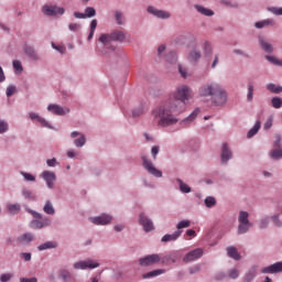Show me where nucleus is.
<instances>
[{"instance_id": "f257e3e1", "label": "nucleus", "mask_w": 282, "mask_h": 282, "mask_svg": "<svg viewBox=\"0 0 282 282\" xmlns=\"http://www.w3.org/2000/svg\"><path fill=\"white\" fill-rule=\"evenodd\" d=\"M193 98V89L186 85L178 86L174 93L170 95L169 100L153 110L154 118H158L159 127H173L177 124L180 119L177 116L186 111V104Z\"/></svg>"}, {"instance_id": "f03ea898", "label": "nucleus", "mask_w": 282, "mask_h": 282, "mask_svg": "<svg viewBox=\"0 0 282 282\" xmlns=\"http://www.w3.org/2000/svg\"><path fill=\"white\" fill-rule=\"evenodd\" d=\"M198 96L200 98H210L212 102L216 105V107L226 105V100L228 99L226 90H224V88L217 83L200 86L198 89Z\"/></svg>"}, {"instance_id": "7ed1b4c3", "label": "nucleus", "mask_w": 282, "mask_h": 282, "mask_svg": "<svg viewBox=\"0 0 282 282\" xmlns=\"http://www.w3.org/2000/svg\"><path fill=\"white\" fill-rule=\"evenodd\" d=\"M126 39H127V33H124V31L115 30L112 33H104L98 39L97 50L102 54H105V51L102 50V47H106V50H110L111 52H115L116 46L111 45V43H113V41L123 43Z\"/></svg>"}, {"instance_id": "20e7f679", "label": "nucleus", "mask_w": 282, "mask_h": 282, "mask_svg": "<svg viewBox=\"0 0 282 282\" xmlns=\"http://www.w3.org/2000/svg\"><path fill=\"white\" fill-rule=\"evenodd\" d=\"M35 220L31 221L30 227L33 228V230H39L41 228H45V226H50L52 224V220L50 218H43V215L31 212Z\"/></svg>"}, {"instance_id": "39448f33", "label": "nucleus", "mask_w": 282, "mask_h": 282, "mask_svg": "<svg viewBox=\"0 0 282 282\" xmlns=\"http://www.w3.org/2000/svg\"><path fill=\"white\" fill-rule=\"evenodd\" d=\"M143 167L150 175L154 177H162V171L158 170L151 160H148L147 156H142Z\"/></svg>"}, {"instance_id": "423d86ee", "label": "nucleus", "mask_w": 282, "mask_h": 282, "mask_svg": "<svg viewBox=\"0 0 282 282\" xmlns=\"http://www.w3.org/2000/svg\"><path fill=\"white\" fill-rule=\"evenodd\" d=\"M42 11L44 14H46V17H56L57 14H65V8L57 6H44Z\"/></svg>"}, {"instance_id": "0eeeda50", "label": "nucleus", "mask_w": 282, "mask_h": 282, "mask_svg": "<svg viewBox=\"0 0 282 282\" xmlns=\"http://www.w3.org/2000/svg\"><path fill=\"white\" fill-rule=\"evenodd\" d=\"M100 263L95 262L94 260L79 261L74 264L75 270H94L95 268H99Z\"/></svg>"}, {"instance_id": "6e6552de", "label": "nucleus", "mask_w": 282, "mask_h": 282, "mask_svg": "<svg viewBox=\"0 0 282 282\" xmlns=\"http://www.w3.org/2000/svg\"><path fill=\"white\" fill-rule=\"evenodd\" d=\"M161 259L159 254H150L139 260L140 265L147 268L149 265H155V263H160Z\"/></svg>"}, {"instance_id": "1a4fd4ad", "label": "nucleus", "mask_w": 282, "mask_h": 282, "mask_svg": "<svg viewBox=\"0 0 282 282\" xmlns=\"http://www.w3.org/2000/svg\"><path fill=\"white\" fill-rule=\"evenodd\" d=\"M204 256V250L202 248L194 249L189 251L184 258V263H191V261H196V259H200Z\"/></svg>"}, {"instance_id": "9d476101", "label": "nucleus", "mask_w": 282, "mask_h": 282, "mask_svg": "<svg viewBox=\"0 0 282 282\" xmlns=\"http://www.w3.org/2000/svg\"><path fill=\"white\" fill-rule=\"evenodd\" d=\"M113 219V217L104 214L101 216H97V217H91L90 221L91 224H95V226H107L108 224H111V220Z\"/></svg>"}, {"instance_id": "9b49d317", "label": "nucleus", "mask_w": 282, "mask_h": 282, "mask_svg": "<svg viewBox=\"0 0 282 282\" xmlns=\"http://www.w3.org/2000/svg\"><path fill=\"white\" fill-rule=\"evenodd\" d=\"M139 224L143 227V230L145 232H151V230L155 229V227L153 226V221L143 213L140 214Z\"/></svg>"}, {"instance_id": "f8f14e48", "label": "nucleus", "mask_w": 282, "mask_h": 282, "mask_svg": "<svg viewBox=\"0 0 282 282\" xmlns=\"http://www.w3.org/2000/svg\"><path fill=\"white\" fill-rule=\"evenodd\" d=\"M262 274H276L282 272V262H275L269 267H265L261 270Z\"/></svg>"}, {"instance_id": "ddd939ff", "label": "nucleus", "mask_w": 282, "mask_h": 282, "mask_svg": "<svg viewBox=\"0 0 282 282\" xmlns=\"http://www.w3.org/2000/svg\"><path fill=\"white\" fill-rule=\"evenodd\" d=\"M148 12L158 19H171V13H169V11L155 9L154 7H149Z\"/></svg>"}, {"instance_id": "4468645a", "label": "nucleus", "mask_w": 282, "mask_h": 282, "mask_svg": "<svg viewBox=\"0 0 282 282\" xmlns=\"http://www.w3.org/2000/svg\"><path fill=\"white\" fill-rule=\"evenodd\" d=\"M70 138H78V139L74 140V144L77 148L85 147V144L87 142V139L85 138V134H83V133H80L78 131H73L70 133Z\"/></svg>"}, {"instance_id": "2eb2a0df", "label": "nucleus", "mask_w": 282, "mask_h": 282, "mask_svg": "<svg viewBox=\"0 0 282 282\" xmlns=\"http://www.w3.org/2000/svg\"><path fill=\"white\" fill-rule=\"evenodd\" d=\"M42 177L45 180L48 188H54V182H56V174H54V172L44 171Z\"/></svg>"}, {"instance_id": "dca6fc26", "label": "nucleus", "mask_w": 282, "mask_h": 282, "mask_svg": "<svg viewBox=\"0 0 282 282\" xmlns=\"http://www.w3.org/2000/svg\"><path fill=\"white\" fill-rule=\"evenodd\" d=\"M47 109L52 113H55V116H65V113H69V109L63 108L58 105H50Z\"/></svg>"}, {"instance_id": "f3484780", "label": "nucleus", "mask_w": 282, "mask_h": 282, "mask_svg": "<svg viewBox=\"0 0 282 282\" xmlns=\"http://www.w3.org/2000/svg\"><path fill=\"white\" fill-rule=\"evenodd\" d=\"M24 50V54L28 55V57L31 59V61H39V54L36 53V51L34 50V47L32 46H29V45H25L23 47Z\"/></svg>"}, {"instance_id": "a211bd4d", "label": "nucleus", "mask_w": 282, "mask_h": 282, "mask_svg": "<svg viewBox=\"0 0 282 282\" xmlns=\"http://www.w3.org/2000/svg\"><path fill=\"white\" fill-rule=\"evenodd\" d=\"M180 237H182V230H177L172 235H165L162 237V241L164 243L169 242V241H177V239H180Z\"/></svg>"}, {"instance_id": "6ab92c4d", "label": "nucleus", "mask_w": 282, "mask_h": 282, "mask_svg": "<svg viewBox=\"0 0 282 282\" xmlns=\"http://www.w3.org/2000/svg\"><path fill=\"white\" fill-rule=\"evenodd\" d=\"M230 158H232V152L228 150V144L225 143L223 145L221 162L226 164Z\"/></svg>"}, {"instance_id": "aec40b11", "label": "nucleus", "mask_w": 282, "mask_h": 282, "mask_svg": "<svg viewBox=\"0 0 282 282\" xmlns=\"http://www.w3.org/2000/svg\"><path fill=\"white\" fill-rule=\"evenodd\" d=\"M227 254H228V257H230L231 259H235L236 261H239L241 259L239 251H237V248H235V247H228Z\"/></svg>"}, {"instance_id": "412c9836", "label": "nucleus", "mask_w": 282, "mask_h": 282, "mask_svg": "<svg viewBox=\"0 0 282 282\" xmlns=\"http://www.w3.org/2000/svg\"><path fill=\"white\" fill-rule=\"evenodd\" d=\"M252 227V224L250 223H239L238 226V235H246Z\"/></svg>"}, {"instance_id": "4be33fe9", "label": "nucleus", "mask_w": 282, "mask_h": 282, "mask_svg": "<svg viewBox=\"0 0 282 282\" xmlns=\"http://www.w3.org/2000/svg\"><path fill=\"white\" fill-rule=\"evenodd\" d=\"M260 45L267 54H272L274 52V48L272 47V44H270L268 41L260 39Z\"/></svg>"}, {"instance_id": "5701e85b", "label": "nucleus", "mask_w": 282, "mask_h": 282, "mask_svg": "<svg viewBox=\"0 0 282 282\" xmlns=\"http://www.w3.org/2000/svg\"><path fill=\"white\" fill-rule=\"evenodd\" d=\"M197 12H199L200 14H204L205 17H213V14H215V12H213V10L204 8L199 4L195 6Z\"/></svg>"}, {"instance_id": "b1692460", "label": "nucleus", "mask_w": 282, "mask_h": 282, "mask_svg": "<svg viewBox=\"0 0 282 282\" xmlns=\"http://www.w3.org/2000/svg\"><path fill=\"white\" fill-rule=\"evenodd\" d=\"M18 241L20 243H30L31 241H34V236L32 234H24L18 238Z\"/></svg>"}, {"instance_id": "393cba45", "label": "nucleus", "mask_w": 282, "mask_h": 282, "mask_svg": "<svg viewBox=\"0 0 282 282\" xmlns=\"http://www.w3.org/2000/svg\"><path fill=\"white\" fill-rule=\"evenodd\" d=\"M259 129H261V121H257L253 128H251L247 134L248 138H254L257 133H259Z\"/></svg>"}, {"instance_id": "a878e982", "label": "nucleus", "mask_w": 282, "mask_h": 282, "mask_svg": "<svg viewBox=\"0 0 282 282\" xmlns=\"http://www.w3.org/2000/svg\"><path fill=\"white\" fill-rule=\"evenodd\" d=\"M115 21L117 25H124V13L122 11H115Z\"/></svg>"}, {"instance_id": "bb28decb", "label": "nucleus", "mask_w": 282, "mask_h": 282, "mask_svg": "<svg viewBox=\"0 0 282 282\" xmlns=\"http://www.w3.org/2000/svg\"><path fill=\"white\" fill-rule=\"evenodd\" d=\"M96 28H98V20H91L90 32L88 34L87 41H91L94 39V34L96 33Z\"/></svg>"}, {"instance_id": "cd10ccee", "label": "nucleus", "mask_w": 282, "mask_h": 282, "mask_svg": "<svg viewBox=\"0 0 282 282\" xmlns=\"http://www.w3.org/2000/svg\"><path fill=\"white\" fill-rule=\"evenodd\" d=\"M160 274H164V270L158 269L154 271H150V272L143 274V279H153V276H160Z\"/></svg>"}, {"instance_id": "c85d7f7f", "label": "nucleus", "mask_w": 282, "mask_h": 282, "mask_svg": "<svg viewBox=\"0 0 282 282\" xmlns=\"http://www.w3.org/2000/svg\"><path fill=\"white\" fill-rule=\"evenodd\" d=\"M270 158H272V160H281L282 149L281 148H275V149L271 150L270 151Z\"/></svg>"}, {"instance_id": "c756f323", "label": "nucleus", "mask_w": 282, "mask_h": 282, "mask_svg": "<svg viewBox=\"0 0 282 282\" xmlns=\"http://www.w3.org/2000/svg\"><path fill=\"white\" fill-rule=\"evenodd\" d=\"M265 25H274V20L267 19L260 22H256V28H258V30H261V28H265Z\"/></svg>"}, {"instance_id": "7c9ffc66", "label": "nucleus", "mask_w": 282, "mask_h": 282, "mask_svg": "<svg viewBox=\"0 0 282 282\" xmlns=\"http://www.w3.org/2000/svg\"><path fill=\"white\" fill-rule=\"evenodd\" d=\"M44 213L46 215H54L56 210L54 209V205H52V202L47 200L43 208Z\"/></svg>"}, {"instance_id": "2f4dec72", "label": "nucleus", "mask_w": 282, "mask_h": 282, "mask_svg": "<svg viewBox=\"0 0 282 282\" xmlns=\"http://www.w3.org/2000/svg\"><path fill=\"white\" fill-rule=\"evenodd\" d=\"M248 217H250V214H248V212H240L238 217L239 224H249L250 220L248 219Z\"/></svg>"}, {"instance_id": "473e14b6", "label": "nucleus", "mask_w": 282, "mask_h": 282, "mask_svg": "<svg viewBox=\"0 0 282 282\" xmlns=\"http://www.w3.org/2000/svg\"><path fill=\"white\" fill-rule=\"evenodd\" d=\"M56 242L54 241H47L37 247L39 250H50L52 248H56Z\"/></svg>"}, {"instance_id": "72a5a7b5", "label": "nucleus", "mask_w": 282, "mask_h": 282, "mask_svg": "<svg viewBox=\"0 0 282 282\" xmlns=\"http://www.w3.org/2000/svg\"><path fill=\"white\" fill-rule=\"evenodd\" d=\"M202 58V53L199 51L194 50L189 53L188 59L192 61V63H195Z\"/></svg>"}, {"instance_id": "f704fd0d", "label": "nucleus", "mask_w": 282, "mask_h": 282, "mask_svg": "<svg viewBox=\"0 0 282 282\" xmlns=\"http://www.w3.org/2000/svg\"><path fill=\"white\" fill-rule=\"evenodd\" d=\"M176 182H177V184L180 186V191L182 193H191V187L188 185H186L183 180L177 178Z\"/></svg>"}, {"instance_id": "c9c22d12", "label": "nucleus", "mask_w": 282, "mask_h": 282, "mask_svg": "<svg viewBox=\"0 0 282 282\" xmlns=\"http://www.w3.org/2000/svg\"><path fill=\"white\" fill-rule=\"evenodd\" d=\"M199 116V109H195L185 120L181 121V124L184 122H193Z\"/></svg>"}, {"instance_id": "e433bc0d", "label": "nucleus", "mask_w": 282, "mask_h": 282, "mask_svg": "<svg viewBox=\"0 0 282 282\" xmlns=\"http://www.w3.org/2000/svg\"><path fill=\"white\" fill-rule=\"evenodd\" d=\"M30 118H31V120H37V122L43 124V127H47V121H45V119L39 117V115L36 112H30Z\"/></svg>"}, {"instance_id": "4c0bfd02", "label": "nucleus", "mask_w": 282, "mask_h": 282, "mask_svg": "<svg viewBox=\"0 0 282 282\" xmlns=\"http://www.w3.org/2000/svg\"><path fill=\"white\" fill-rule=\"evenodd\" d=\"M267 89L271 91L272 94H281L282 91V86H276L274 84H268Z\"/></svg>"}, {"instance_id": "58836bf2", "label": "nucleus", "mask_w": 282, "mask_h": 282, "mask_svg": "<svg viewBox=\"0 0 282 282\" xmlns=\"http://www.w3.org/2000/svg\"><path fill=\"white\" fill-rule=\"evenodd\" d=\"M8 210L11 215H17V213L21 212V205L19 204L8 205Z\"/></svg>"}, {"instance_id": "ea45409f", "label": "nucleus", "mask_w": 282, "mask_h": 282, "mask_svg": "<svg viewBox=\"0 0 282 282\" xmlns=\"http://www.w3.org/2000/svg\"><path fill=\"white\" fill-rule=\"evenodd\" d=\"M178 72L182 78H188V76H191V73H188V68L186 66H182V64H178Z\"/></svg>"}, {"instance_id": "a19ab883", "label": "nucleus", "mask_w": 282, "mask_h": 282, "mask_svg": "<svg viewBox=\"0 0 282 282\" xmlns=\"http://www.w3.org/2000/svg\"><path fill=\"white\" fill-rule=\"evenodd\" d=\"M254 96V86L252 85V83L248 84V95H247V100L249 102H252V98Z\"/></svg>"}, {"instance_id": "79ce46f5", "label": "nucleus", "mask_w": 282, "mask_h": 282, "mask_svg": "<svg viewBox=\"0 0 282 282\" xmlns=\"http://www.w3.org/2000/svg\"><path fill=\"white\" fill-rule=\"evenodd\" d=\"M257 276V269L253 268L251 269L245 276V282H250L252 281V279H254Z\"/></svg>"}, {"instance_id": "37998d69", "label": "nucleus", "mask_w": 282, "mask_h": 282, "mask_svg": "<svg viewBox=\"0 0 282 282\" xmlns=\"http://www.w3.org/2000/svg\"><path fill=\"white\" fill-rule=\"evenodd\" d=\"M84 15L86 17V19H91L96 15V9H94V7L86 8Z\"/></svg>"}, {"instance_id": "c03bdc74", "label": "nucleus", "mask_w": 282, "mask_h": 282, "mask_svg": "<svg viewBox=\"0 0 282 282\" xmlns=\"http://www.w3.org/2000/svg\"><path fill=\"white\" fill-rule=\"evenodd\" d=\"M271 105L272 107H274V109H281L282 107V99L279 97H273L271 100Z\"/></svg>"}, {"instance_id": "a18cd8bd", "label": "nucleus", "mask_w": 282, "mask_h": 282, "mask_svg": "<svg viewBox=\"0 0 282 282\" xmlns=\"http://www.w3.org/2000/svg\"><path fill=\"white\" fill-rule=\"evenodd\" d=\"M165 59L167 61V63H177V54L175 52H171L166 55Z\"/></svg>"}, {"instance_id": "49530a36", "label": "nucleus", "mask_w": 282, "mask_h": 282, "mask_svg": "<svg viewBox=\"0 0 282 282\" xmlns=\"http://www.w3.org/2000/svg\"><path fill=\"white\" fill-rule=\"evenodd\" d=\"M215 204H217V200L215 199V197L209 196L205 198V206H207V208H213Z\"/></svg>"}, {"instance_id": "de8ad7c7", "label": "nucleus", "mask_w": 282, "mask_h": 282, "mask_svg": "<svg viewBox=\"0 0 282 282\" xmlns=\"http://www.w3.org/2000/svg\"><path fill=\"white\" fill-rule=\"evenodd\" d=\"M189 227H191V220H182L176 226L177 230H182V228H189Z\"/></svg>"}, {"instance_id": "09e8293b", "label": "nucleus", "mask_w": 282, "mask_h": 282, "mask_svg": "<svg viewBox=\"0 0 282 282\" xmlns=\"http://www.w3.org/2000/svg\"><path fill=\"white\" fill-rule=\"evenodd\" d=\"M265 58L269 63H273V65H280L282 67V61L276 59V57L267 55Z\"/></svg>"}, {"instance_id": "8fccbe9b", "label": "nucleus", "mask_w": 282, "mask_h": 282, "mask_svg": "<svg viewBox=\"0 0 282 282\" xmlns=\"http://www.w3.org/2000/svg\"><path fill=\"white\" fill-rule=\"evenodd\" d=\"M268 10H269V12H272L273 14H276V17L282 15V7L281 8L271 7Z\"/></svg>"}, {"instance_id": "3c124183", "label": "nucleus", "mask_w": 282, "mask_h": 282, "mask_svg": "<svg viewBox=\"0 0 282 282\" xmlns=\"http://www.w3.org/2000/svg\"><path fill=\"white\" fill-rule=\"evenodd\" d=\"M12 273H3L0 275V281L1 282H8L12 280Z\"/></svg>"}, {"instance_id": "603ef678", "label": "nucleus", "mask_w": 282, "mask_h": 282, "mask_svg": "<svg viewBox=\"0 0 282 282\" xmlns=\"http://www.w3.org/2000/svg\"><path fill=\"white\" fill-rule=\"evenodd\" d=\"M281 134H275V141L273 142L274 149H281Z\"/></svg>"}, {"instance_id": "864d4df0", "label": "nucleus", "mask_w": 282, "mask_h": 282, "mask_svg": "<svg viewBox=\"0 0 282 282\" xmlns=\"http://www.w3.org/2000/svg\"><path fill=\"white\" fill-rule=\"evenodd\" d=\"M13 68L15 69V72H23V65L20 61H13Z\"/></svg>"}, {"instance_id": "5fc2aeb1", "label": "nucleus", "mask_w": 282, "mask_h": 282, "mask_svg": "<svg viewBox=\"0 0 282 282\" xmlns=\"http://www.w3.org/2000/svg\"><path fill=\"white\" fill-rule=\"evenodd\" d=\"M68 30H70V32H78V30H80V24L79 23H70V24H68Z\"/></svg>"}, {"instance_id": "6e6d98bb", "label": "nucleus", "mask_w": 282, "mask_h": 282, "mask_svg": "<svg viewBox=\"0 0 282 282\" xmlns=\"http://www.w3.org/2000/svg\"><path fill=\"white\" fill-rule=\"evenodd\" d=\"M230 279H238L239 278V270L237 269H231L229 272H228Z\"/></svg>"}, {"instance_id": "4d7b16f0", "label": "nucleus", "mask_w": 282, "mask_h": 282, "mask_svg": "<svg viewBox=\"0 0 282 282\" xmlns=\"http://www.w3.org/2000/svg\"><path fill=\"white\" fill-rule=\"evenodd\" d=\"M17 91V87L15 86H9L8 88H7V96H8V98H10V96H14V93Z\"/></svg>"}, {"instance_id": "13d9d810", "label": "nucleus", "mask_w": 282, "mask_h": 282, "mask_svg": "<svg viewBox=\"0 0 282 282\" xmlns=\"http://www.w3.org/2000/svg\"><path fill=\"white\" fill-rule=\"evenodd\" d=\"M22 195L25 197V199H34V195H32V192L29 189H23Z\"/></svg>"}, {"instance_id": "bf43d9fd", "label": "nucleus", "mask_w": 282, "mask_h": 282, "mask_svg": "<svg viewBox=\"0 0 282 282\" xmlns=\"http://www.w3.org/2000/svg\"><path fill=\"white\" fill-rule=\"evenodd\" d=\"M8 131V122L0 120V133H6Z\"/></svg>"}, {"instance_id": "052dcab7", "label": "nucleus", "mask_w": 282, "mask_h": 282, "mask_svg": "<svg viewBox=\"0 0 282 282\" xmlns=\"http://www.w3.org/2000/svg\"><path fill=\"white\" fill-rule=\"evenodd\" d=\"M23 177H24V180H26V182H34V180H36L34 177V175L29 174V173H23Z\"/></svg>"}, {"instance_id": "680f3d73", "label": "nucleus", "mask_w": 282, "mask_h": 282, "mask_svg": "<svg viewBox=\"0 0 282 282\" xmlns=\"http://www.w3.org/2000/svg\"><path fill=\"white\" fill-rule=\"evenodd\" d=\"M159 153H160V147H158V145L152 147V155H153L154 160H155V158H158Z\"/></svg>"}, {"instance_id": "e2e57ef3", "label": "nucleus", "mask_w": 282, "mask_h": 282, "mask_svg": "<svg viewBox=\"0 0 282 282\" xmlns=\"http://www.w3.org/2000/svg\"><path fill=\"white\" fill-rule=\"evenodd\" d=\"M263 129L268 131V129H272V118L268 119L263 126Z\"/></svg>"}, {"instance_id": "0e129e2a", "label": "nucleus", "mask_w": 282, "mask_h": 282, "mask_svg": "<svg viewBox=\"0 0 282 282\" xmlns=\"http://www.w3.org/2000/svg\"><path fill=\"white\" fill-rule=\"evenodd\" d=\"M20 282H39V280L36 278H22Z\"/></svg>"}, {"instance_id": "69168bd1", "label": "nucleus", "mask_w": 282, "mask_h": 282, "mask_svg": "<svg viewBox=\"0 0 282 282\" xmlns=\"http://www.w3.org/2000/svg\"><path fill=\"white\" fill-rule=\"evenodd\" d=\"M272 219H273V223L275 224V226H278V227L282 226L281 220H279V216H273Z\"/></svg>"}, {"instance_id": "338daca9", "label": "nucleus", "mask_w": 282, "mask_h": 282, "mask_svg": "<svg viewBox=\"0 0 282 282\" xmlns=\"http://www.w3.org/2000/svg\"><path fill=\"white\" fill-rule=\"evenodd\" d=\"M75 19H86L85 13H80L78 11L74 12Z\"/></svg>"}, {"instance_id": "774afa93", "label": "nucleus", "mask_w": 282, "mask_h": 282, "mask_svg": "<svg viewBox=\"0 0 282 282\" xmlns=\"http://www.w3.org/2000/svg\"><path fill=\"white\" fill-rule=\"evenodd\" d=\"M46 164H47L48 166H56V159H48V160L46 161Z\"/></svg>"}]
</instances>
